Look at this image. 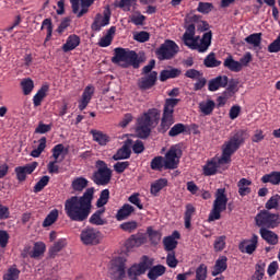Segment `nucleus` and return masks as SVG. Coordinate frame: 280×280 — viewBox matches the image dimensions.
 I'll return each mask as SVG.
<instances>
[{"label": "nucleus", "mask_w": 280, "mask_h": 280, "mask_svg": "<svg viewBox=\"0 0 280 280\" xmlns=\"http://www.w3.org/2000/svg\"><path fill=\"white\" fill-rule=\"evenodd\" d=\"M94 188H88L83 196H72L65 202V212L72 222H84L91 215Z\"/></svg>", "instance_id": "1"}, {"label": "nucleus", "mask_w": 280, "mask_h": 280, "mask_svg": "<svg viewBox=\"0 0 280 280\" xmlns=\"http://www.w3.org/2000/svg\"><path fill=\"white\" fill-rule=\"evenodd\" d=\"M196 26L194 24L188 25L186 32L184 33L183 40L186 47L189 49H196L199 54H205L209 47H211V32H207L200 36H196Z\"/></svg>", "instance_id": "2"}, {"label": "nucleus", "mask_w": 280, "mask_h": 280, "mask_svg": "<svg viewBox=\"0 0 280 280\" xmlns=\"http://www.w3.org/2000/svg\"><path fill=\"white\" fill-rule=\"evenodd\" d=\"M161 118V112L156 108H151L147 113H144L141 117L138 118V125L136 128L137 136L140 139H145L150 136V128L154 126V124L159 122Z\"/></svg>", "instance_id": "3"}, {"label": "nucleus", "mask_w": 280, "mask_h": 280, "mask_svg": "<svg viewBox=\"0 0 280 280\" xmlns=\"http://www.w3.org/2000/svg\"><path fill=\"white\" fill-rule=\"evenodd\" d=\"M115 56L112 58L114 65L119 67H132L133 69H139V56L135 50L126 48H115Z\"/></svg>", "instance_id": "4"}, {"label": "nucleus", "mask_w": 280, "mask_h": 280, "mask_svg": "<svg viewBox=\"0 0 280 280\" xmlns=\"http://www.w3.org/2000/svg\"><path fill=\"white\" fill-rule=\"evenodd\" d=\"M245 138H244V131H237L234 133L229 141H225L223 147H222V155H221V161L223 163H231V156L240 150V145L244 143Z\"/></svg>", "instance_id": "5"}, {"label": "nucleus", "mask_w": 280, "mask_h": 280, "mask_svg": "<svg viewBox=\"0 0 280 280\" xmlns=\"http://www.w3.org/2000/svg\"><path fill=\"white\" fill-rule=\"evenodd\" d=\"M180 98H166L163 109V115L160 124V132H166L174 126V108L178 106Z\"/></svg>", "instance_id": "6"}, {"label": "nucleus", "mask_w": 280, "mask_h": 280, "mask_svg": "<svg viewBox=\"0 0 280 280\" xmlns=\"http://www.w3.org/2000/svg\"><path fill=\"white\" fill-rule=\"evenodd\" d=\"M214 198L212 210L208 218L209 222L220 220V218H222V211H226V205L229 202V197H226V190L224 188L217 189Z\"/></svg>", "instance_id": "7"}, {"label": "nucleus", "mask_w": 280, "mask_h": 280, "mask_svg": "<svg viewBox=\"0 0 280 280\" xmlns=\"http://www.w3.org/2000/svg\"><path fill=\"white\" fill-rule=\"evenodd\" d=\"M154 266V258L147 255L140 258L139 262L133 264L128 270L127 275L131 280H138L141 275H145L150 268Z\"/></svg>", "instance_id": "8"}, {"label": "nucleus", "mask_w": 280, "mask_h": 280, "mask_svg": "<svg viewBox=\"0 0 280 280\" xmlns=\"http://www.w3.org/2000/svg\"><path fill=\"white\" fill-rule=\"evenodd\" d=\"M256 226L260 229H277L280 224L279 213H272L270 210H261L255 217Z\"/></svg>", "instance_id": "9"}, {"label": "nucleus", "mask_w": 280, "mask_h": 280, "mask_svg": "<svg viewBox=\"0 0 280 280\" xmlns=\"http://www.w3.org/2000/svg\"><path fill=\"white\" fill-rule=\"evenodd\" d=\"M128 259L124 256L113 258L108 264V275L113 280L126 279V264Z\"/></svg>", "instance_id": "10"}, {"label": "nucleus", "mask_w": 280, "mask_h": 280, "mask_svg": "<svg viewBox=\"0 0 280 280\" xmlns=\"http://www.w3.org/2000/svg\"><path fill=\"white\" fill-rule=\"evenodd\" d=\"M96 172H94L92 180L95 185H108L110 178H113V171L108 167L106 162L98 160L96 161Z\"/></svg>", "instance_id": "11"}, {"label": "nucleus", "mask_w": 280, "mask_h": 280, "mask_svg": "<svg viewBox=\"0 0 280 280\" xmlns=\"http://www.w3.org/2000/svg\"><path fill=\"white\" fill-rule=\"evenodd\" d=\"M80 240L84 246H97L102 244V232L95 228H85L81 231Z\"/></svg>", "instance_id": "12"}, {"label": "nucleus", "mask_w": 280, "mask_h": 280, "mask_svg": "<svg viewBox=\"0 0 280 280\" xmlns=\"http://www.w3.org/2000/svg\"><path fill=\"white\" fill-rule=\"evenodd\" d=\"M180 156H183L180 147H171L164 156V170H176L180 163Z\"/></svg>", "instance_id": "13"}, {"label": "nucleus", "mask_w": 280, "mask_h": 280, "mask_svg": "<svg viewBox=\"0 0 280 280\" xmlns=\"http://www.w3.org/2000/svg\"><path fill=\"white\" fill-rule=\"evenodd\" d=\"M159 60H172L178 54V45L174 40H165L155 51Z\"/></svg>", "instance_id": "14"}, {"label": "nucleus", "mask_w": 280, "mask_h": 280, "mask_svg": "<svg viewBox=\"0 0 280 280\" xmlns=\"http://www.w3.org/2000/svg\"><path fill=\"white\" fill-rule=\"evenodd\" d=\"M228 163L222 161V158H212L203 165L205 176H213L218 174V170H226Z\"/></svg>", "instance_id": "15"}, {"label": "nucleus", "mask_w": 280, "mask_h": 280, "mask_svg": "<svg viewBox=\"0 0 280 280\" xmlns=\"http://www.w3.org/2000/svg\"><path fill=\"white\" fill-rule=\"evenodd\" d=\"M110 23V8L106 7L103 14H96L94 22L92 23V30L100 32L102 27H106Z\"/></svg>", "instance_id": "16"}, {"label": "nucleus", "mask_w": 280, "mask_h": 280, "mask_svg": "<svg viewBox=\"0 0 280 280\" xmlns=\"http://www.w3.org/2000/svg\"><path fill=\"white\" fill-rule=\"evenodd\" d=\"M72 12L77 14L78 19H82L86 12H89V7L92 3H95V0H81V10H80V0H70Z\"/></svg>", "instance_id": "17"}, {"label": "nucleus", "mask_w": 280, "mask_h": 280, "mask_svg": "<svg viewBox=\"0 0 280 280\" xmlns=\"http://www.w3.org/2000/svg\"><path fill=\"white\" fill-rule=\"evenodd\" d=\"M36 167H38V162H32L24 166L15 167V174H16L18 180H20V183H23V180L27 178V174H33Z\"/></svg>", "instance_id": "18"}, {"label": "nucleus", "mask_w": 280, "mask_h": 280, "mask_svg": "<svg viewBox=\"0 0 280 280\" xmlns=\"http://www.w3.org/2000/svg\"><path fill=\"white\" fill-rule=\"evenodd\" d=\"M259 237L257 235H253L250 240H245L240 243L238 248L241 253H246L247 255H253L255 250H257V242Z\"/></svg>", "instance_id": "19"}, {"label": "nucleus", "mask_w": 280, "mask_h": 280, "mask_svg": "<svg viewBox=\"0 0 280 280\" xmlns=\"http://www.w3.org/2000/svg\"><path fill=\"white\" fill-rule=\"evenodd\" d=\"M229 84V77L219 75L208 82V91L215 92L220 89H226Z\"/></svg>", "instance_id": "20"}, {"label": "nucleus", "mask_w": 280, "mask_h": 280, "mask_svg": "<svg viewBox=\"0 0 280 280\" xmlns=\"http://www.w3.org/2000/svg\"><path fill=\"white\" fill-rule=\"evenodd\" d=\"M158 75L159 74L156 73V71H152L151 73L145 74L139 80L138 86L143 91H148V89H152V86L156 84Z\"/></svg>", "instance_id": "21"}, {"label": "nucleus", "mask_w": 280, "mask_h": 280, "mask_svg": "<svg viewBox=\"0 0 280 280\" xmlns=\"http://www.w3.org/2000/svg\"><path fill=\"white\" fill-rule=\"evenodd\" d=\"M176 240H180V233H178V231H175L172 235L164 237V250H167V253H174V249L178 246V241Z\"/></svg>", "instance_id": "22"}, {"label": "nucleus", "mask_w": 280, "mask_h": 280, "mask_svg": "<svg viewBox=\"0 0 280 280\" xmlns=\"http://www.w3.org/2000/svg\"><path fill=\"white\" fill-rule=\"evenodd\" d=\"M80 36L72 34L68 36L66 39V43L62 45V51L65 54H69V51H73V49H77V47H80Z\"/></svg>", "instance_id": "23"}, {"label": "nucleus", "mask_w": 280, "mask_h": 280, "mask_svg": "<svg viewBox=\"0 0 280 280\" xmlns=\"http://www.w3.org/2000/svg\"><path fill=\"white\" fill-rule=\"evenodd\" d=\"M93 93H95V88L93 85H88L82 94L81 100L79 101V110H84L86 106H89V103L91 102V98L93 97Z\"/></svg>", "instance_id": "24"}, {"label": "nucleus", "mask_w": 280, "mask_h": 280, "mask_svg": "<svg viewBox=\"0 0 280 280\" xmlns=\"http://www.w3.org/2000/svg\"><path fill=\"white\" fill-rule=\"evenodd\" d=\"M145 242H148V238H145V235L133 234L128 238L126 246L127 248H139V246H143Z\"/></svg>", "instance_id": "25"}, {"label": "nucleus", "mask_w": 280, "mask_h": 280, "mask_svg": "<svg viewBox=\"0 0 280 280\" xmlns=\"http://www.w3.org/2000/svg\"><path fill=\"white\" fill-rule=\"evenodd\" d=\"M135 213V207L130 206L129 203H125L116 213V220L121 222L124 220H128L130 215Z\"/></svg>", "instance_id": "26"}, {"label": "nucleus", "mask_w": 280, "mask_h": 280, "mask_svg": "<svg viewBox=\"0 0 280 280\" xmlns=\"http://www.w3.org/2000/svg\"><path fill=\"white\" fill-rule=\"evenodd\" d=\"M260 236L262 237V240H265L267 244H271L272 246H275V244H279V236L268 229L261 228Z\"/></svg>", "instance_id": "27"}, {"label": "nucleus", "mask_w": 280, "mask_h": 280, "mask_svg": "<svg viewBox=\"0 0 280 280\" xmlns=\"http://www.w3.org/2000/svg\"><path fill=\"white\" fill-rule=\"evenodd\" d=\"M226 261H228L226 256H220L217 259L215 265L212 270V277H218V275H222V272H224V270H226V268H228Z\"/></svg>", "instance_id": "28"}, {"label": "nucleus", "mask_w": 280, "mask_h": 280, "mask_svg": "<svg viewBox=\"0 0 280 280\" xmlns=\"http://www.w3.org/2000/svg\"><path fill=\"white\" fill-rule=\"evenodd\" d=\"M167 270L163 265H156L149 268L148 279L156 280L159 277H163V273Z\"/></svg>", "instance_id": "29"}, {"label": "nucleus", "mask_w": 280, "mask_h": 280, "mask_svg": "<svg viewBox=\"0 0 280 280\" xmlns=\"http://www.w3.org/2000/svg\"><path fill=\"white\" fill-rule=\"evenodd\" d=\"M223 66L234 73H240V71H242V63H240V61H235L232 56L224 59Z\"/></svg>", "instance_id": "30"}, {"label": "nucleus", "mask_w": 280, "mask_h": 280, "mask_svg": "<svg viewBox=\"0 0 280 280\" xmlns=\"http://www.w3.org/2000/svg\"><path fill=\"white\" fill-rule=\"evenodd\" d=\"M115 32H117V28L115 26H112L107 33L105 34V36H103L100 42H98V46L100 47H109V45L113 43V38L115 36Z\"/></svg>", "instance_id": "31"}, {"label": "nucleus", "mask_w": 280, "mask_h": 280, "mask_svg": "<svg viewBox=\"0 0 280 280\" xmlns=\"http://www.w3.org/2000/svg\"><path fill=\"white\" fill-rule=\"evenodd\" d=\"M215 108V102L212 100L202 101L199 103V110L202 115H211Z\"/></svg>", "instance_id": "32"}, {"label": "nucleus", "mask_w": 280, "mask_h": 280, "mask_svg": "<svg viewBox=\"0 0 280 280\" xmlns=\"http://www.w3.org/2000/svg\"><path fill=\"white\" fill-rule=\"evenodd\" d=\"M45 250H47V246L43 242H36L34 244L33 250L30 254V257L33 259H38L42 255H45Z\"/></svg>", "instance_id": "33"}, {"label": "nucleus", "mask_w": 280, "mask_h": 280, "mask_svg": "<svg viewBox=\"0 0 280 280\" xmlns=\"http://www.w3.org/2000/svg\"><path fill=\"white\" fill-rule=\"evenodd\" d=\"M164 187H167V178H160L151 184L150 191L152 196H159V191H161Z\"/></svg>", "instance_id": "34"}, {"label": "nucleus", "mask_w": 280, "mask_h": 280, "mask_svg": "<svg viewBox=\"0 0 280 280\" xmlns=\"http://www.w3.org/2000/svg\"><path fill=\"white\" fill-rule=\"evenodd\" d=\"M178 75H180L179 69L170 68V69L163 70L160 73V80H161V82H165L166 80H170L172 78H178Z\"/></svg>", "instance_id": "35"}, {"label": "nucleus", "mask_w": 280, "mask_h": 280, "mask_svg": "<svg viewBox=\"0 0 280 280\" xmlns=\"http://www.w3.org/2000/svg\"><path fill=\"white\" fill-rule=\"evenodd\" d=\"M261 183H270L271 185H280V171H275L261 177Z\"/></svg>", "instance_id": "36"}, {"label": "nucleus", "mask_w": 280, "mask_h": 280, "mask_svg": "<svg viewBox=\"0 0 280 280\" xmlns=\"http://www.w3.org/2000/svg\"><path fill=\"white\" fill-rule=\"evenodd\" d=\"M104 211H106L104 208L97 210L94 214L90 218V224H95V226H104L106 224V221L102 219V215H104Z\"/></svg>", "instance_id": "37"}, {"label": "nucleus", "mask_w": 280, "mask_h": 280, "mask_svg": "<svg viewBox=\"0 0 280 280\" xmlns=\"http://www.w3.org/2000/svg\"><path fill=\"white\" fill-rule=\"evenodd\" d=\"M91 135L93 136V140L96 141V143H98L100 145H106V143L110 141V138L102 131L92 130Z\"/></svg>", "instance_id": "38"}, {"label": "nucleus", "mask_w": 280, "mask_h": 280, "mask_svg": "<svg viewBox=\"0 0 280 280\" xmlns=\"http://www.w3.org/2000/svg\"><path fill=\"white\" fill-rule=\"evenodd\" d=\"M89 185V180L84 177H77L72 180L71 187L74 191H84Z\"/></svg>", "instance_id": "39"}, {"label": "nucleus", "mask_w": 280, "mask_h": 280, "mask_svg": "<svg viewBox=\"0 0 280 280\" xmlns=\"http://www.w3.org/2000/svg\"><path fill=\"white\" fill-rule=\"evenodd\" d=\"M49 91L48 85L42 86V89L38 90V92L33 97V104L34 106H40L43 100L47 96V92Z\"/></svg>", "instance_id": "40"}, {"label": "nucleus", "mask_w": 280, "mask_h": 280, "mask_svg": "<svg viewBox=\"0 0 280 280\" xmlns=\"http://www.w3.org/2000/svg\"><path fill=\"white\" fill-rule=\"evenodd\" d=\"M45 148H47V138L43 137L38 140V147L31 152V156L38 159L45 152Z\"/></svg>", "instance_id": "41"}, {"label": "nucleus", "mask_w": 280, "mask_h": 280, "mask_svg": "<svg viewBox=\"0 0 280 280\" xmlns=\"http://www.w3.org/2000/svg\"><path fill=\"white\" fill-rule=\"evenodd\" d=\"M194 213H196V208L194 207V205H186V212L184 217L186 229H191V218Z\"/></svg>", "instance_id": "42"}, {"label": "nucleus", "mask_w": 280, "mask_h": 280, "mask_svg": "<svg viewBox=\"0 0 280 280\" xmlns=\"http://www.w3.org/2000/svg\"><path fill=\"white\" fill-rule=\"evenodd\" d=\"M250 185L252 182L246 179V178H242L238 182V194L240 196H248V194L250 192Z\"/></svg>", "instance_id": "43"}, {"label": "nucleus", "mask_w": 280, "mask_h": 280, "mask_svg": "<svg viewBox=\"0 0 280 280\" xmlns=\"http://www.w3.org/2000/svg\"><path fill=\"white\" fill-rule=\"evenodd\" d=\"M58 209L51 210L45 218L42 226H44V229H47V226H51V224H55V222L58 220Z\"/></svg>", "instance_id": "44"}, {"label": "nucleus", "mask_w": 280, "mask_h": 280, "mask_svg": "<svg viewBox=\"0 0 280 280\" xmlns=\"http://www.w3.org/2000/svg\"><path fill=\"white\" fill-rule=\"evenodd\" d=\"M203 63L208 69H213L215 67H220L222 65V61H219L215 59V52H210L203 60Z\"/></svg>", "instance_id": "45"}, {"label": "nucleus", "mask_w": 280, "mask_h": 280, "mask_svg": "<svg viewBox=\"0 0 280 280\" xmlns=\"http://www.w3.org/2000/svg\"><path fill=\"white\" fill-rule=\"evenodd\" d=\"M187 132V127L185 124H175L168 131L170 137H178V135H183Z\"/></svg>", "instance_id": "46"}, {"label": "nucleus", "mask_w": 280, "mask_h": 280, "mask_svg": "<svg viewBox=\"0 0 280 280\" xmlns=\"http://www.w3.org/2000/svg\"><path fill=\"white\" fill-rule=\"evenodd\" d=\"M67 246V238H60L50 248L49 254L51 256L58 255L62 248Z\"/></svg>", "instance_id": "47"}, {"label": "nucleus", "mask_w": 280, "mask_h": 280, "mask_svg": "<svg viewBox=\"0 0 280 280\" xmlns=\"http://www.w3.org/2000/svg\"><path fill=\"white\" fill-rule=\"evenodd\" d=\"M114 161H124V159H130V148L124 145L116 154L113 155Z\"/></svg>", "instance_id": "48"}, {"label": "nucleus", "mask_w": 280, "mask_h": 280, "mask_svg": "<svg viewBox=\"0 0 280 280\" xmlns=\"http://www.w3.org/2000/svg\"><path fill=\"white\" fill-rule=\"evenodd\" d=\"M279 205H280V195H273L265 203V209H267V211H272V209H279Z\"/></svg>", "instance_id": "49"}, {"label": "nucleus", "mask_w": 280, "mask_h": 280, "mask_svg": "<svg viewBox=\"0 0 280 280\" xmlns=\"http://www.w3.org/2000/svg\"><path fill=\"white\" fill-rule=\"evenodd\" d=\"M245 42L248 45H253L254 47H260L261 46V33H254L250 34L245 38Z\"/></svg>", "instance_id": "50"}, {"label": "nucleus", "mask_w": 280, "mask_h": 280, "mask_svg": "<svg viewBox=\"0 0 280 280\" xmlns=\"http://www.w3.org/2000/svg\"><path fill=\"white\" fill-rule=\"evenodd\" d=\"M21 271L16 267H11L3 276V280H19Z\"/></svg>", "instance_id": "51"}, {"label": "nucleus", "mask_w": 280, "mask_h": 280, "mask_svg": "<svg viewBox=\"0 0 280 280\" xmlns=\"http://www.w3.org/2000/svg\"><path fill=\"white\" fill-rule=\"evenodd\" d=\"M165 167V160L163 156H155L151 161V170H155L156 172H161Z\"/></svg>", "instance_id": "52"}, {"label": "nucleus", "mask_w": 280, "mask_h": 280, "mask_svg": "<svg viewBox=\"0 0 280 280\" xmlns=\"http://www.w3.org/2000/svg\"><path fill=\"white\" fill-rule=\"evenodd\" d=\"M108 198H110V191L108 189L102 190L100 198L96 202V207L102 208L105 205H108Z\"/></svg>", "instance_id": "53"}, {"label": "nucleus", "mask_w": 280, "mask_h": 280, "mask_svg": "<svg viewBox=\"0 0 280 280\" xmlns=\"http://www.w3.org/2000/svg\"><path fill=\"white\" fill-rule=\"evenodd\" d=\"M21 86H22L24 95H30V93H32V91H34V81H32V79H24L21 82Z\"/></svg>", "instance_id": "54"}, {"label": "nucleus", "mask_w": 280, "mask_h": 280, "mask_svg": "<svg viewBox=\"0 0 280 280\" xmlns=\"http://www.w3.org/2000/svg\"><path fill=\"white\" fill-rule=\"evenodd\" d=\"M47 185H49V176L44 175L34 186L35 194H38V191H43V189H45Z\"/></svg>", "instance_id": "55"}, {"label": "nucleus", "mask_w": 280, "mask_h": 280, "mask_svg": "<svg viewBox=\"0 0 280 280\" xmlns=\"http://www.w3.org/2000/svg\"><path fill=\"white\" fill-rule=\"evenodd\" d=\"M137 5V0H120L118 3V8L124 10V12H130L131 8Z\"/></svg>", "instance_id": "56"}, {"label": "nucleus", "mask_w": 280, "mask_h": 280, "mask_svg": "<svg viewBox=\"0 0 280 280\" xmlns=\"http://www.w3.org/2000/svg\"><path fill=\"white\" fill-rule=\"evenodd\" d=\"M139 223L137 221H128L120 224V229L126 233H132V231H137Z\"/></svg>", "instance_id": "57"}, {"label": "nucleus", "mask_w": 280, "mask_h": 280, "mask_svg": "<svg viewBox=\"0 0 280 280\" xmlns=\"http://www.w3.org/2000/svg\"><path fill=\"white\" fill-rule=\"evenodd\" d=\"M166 265L168 268H176L178 266V259L176 258V253L168 252L166 255Z\"/></svg>", "instance_id": "58"}, {"label": "nucleus", "mask_w": 280, "mask_h": 280, "mask_svg": "<svg viewBox=\"0 0 280 280\" xmlns=\"http://www.w3.org/2000/svg\"><path fill=\"white\" fill-rule=\"evenodd\" d=\"M133 40H137V43H148L150 40V33L145 31L135 33Z\"/></svg>", "instance_id": "59"}, {"label": "nucleus", "mask_w": 280, "mask_h": 280, "mask_svg": "<svg viewBox=\"0 0 280 280\" xmlns=\"http://www.w3.org/2000/svg\"><path fill=\"white\" fill-rule=\"evenodd\" d=\"M266 265L264 262H258L256 265V271L254 273L253 280H261L264 279Z\"/></svg>", "instance_id": "60"}, {"label": "nucleus", "mask_w": 280, "mask_h": 280, "mask_svg": "<svg viewBox=\"0 0 280 280\" xmlns=\"http://www.w3.org/2000/svg\"><path fill=\"white\" fill-rule=\"evenodd\" d=\"M197 10L201 14H209L213 10V3L211 2H199Z\"/></svg>", "instance_id": "61"}, {"label": "nucleus", "mask_w": 280, "mask_h": 280, "mask_svg": "<svg viewBox=\"0 0 280 280\" xmlns=\"http://www.w3.org/2000/svg\"><path fill=\"white\" fill-rule=\"evenodd\" d=\"M269 54H279L280 51V33L278 37L268 46Z\"/></svg>", "instance_id": "62"}, {"label": "nucleus", "mask_w": 280, "mask_h": 280, "mask_svg": "<svg viewBox=\"0 0 280 280\" xmlns=\"http://www.w3.org/2000/svg\"><path fill=\"white\" fill-rule=\"evenodd\" d=\"M130 21L133 23V25H143L145 18L140 12H136L130 16Z\"/></svg>", "instance_id": "63"}, {"label": "nucleus", "mask_w": 280, "mask_h": 280, "mask_svg": "<svg viewBox=\"0 0 280 280\" xmlns=\"http://www.w3.org/2000/svg\"><path fill=\"white\" fill-rule=\"evenodd\" d=\"M129 202L131 205H135L138 209H143V203L141 202V199L139 198V194L135 192L128 198Z\"/></svg>", "instance_id": "64"}]
</instances>
